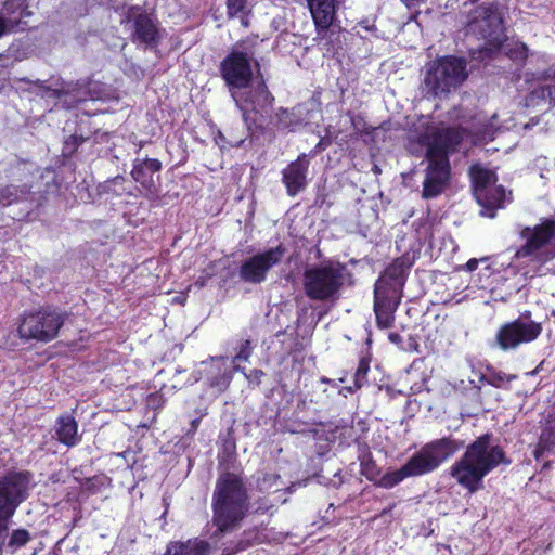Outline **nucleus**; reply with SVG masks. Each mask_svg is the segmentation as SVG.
<instances>
[{"instance_id":"1","label":"nucleus","mask_w":555,"mask_h":555,"mask_svg":"<svg viewBox=\"0 0 555 555\" xmlns=\"http://www.w3.org/2000/svg\"><path fill=\"white\" fill-rule=\"evenodd\" d=\"M493 440L492 433L478 436L450 466V476L470 494L483 488V478L499 465L508 466L512 463L504 449L494 444Z\"/></svg>"},{"instance_id":"2","label":"nucleus","mask_w":555,"mask_h":555,"mask_svg":"<svg viewBox=\"0 0 555 555\" xmlns=\"http://www.w3.org/2000/svg\"><path fill=\"white\" fill-rule=\"evenodd\" d=\"M250 507L245 477L233 472L221 473L211 496V522L216 527L214 535L237 529L246 518Z\"/></svg>"},{"instance_id":"3","label":"nucleus","mask_w":555,"mask_h":555,"mask_svg":"<svg viewBox=\"0 0 555 555\" xmlns=\"http://www.w3.org/2000/svg\"><path fill=\"white\" fill-rule=\"evenodd\" d=\"M519 236L525 243L513 255L511 268L527 280L545 275V264L555 258V251L546 248L555 237V220L544 218L539 224L525 227Z\"/></svg>"},{"instance_id":"4","label":"nucleus","mask_w":555,"mask_h":555,"mask_svg":"<svg viewBox=\"0 0 555 555\" xmlns=\"http://www.w3.org/2000/svg\"><path fill=\"white\" fill-rule=\"evenodd\" d=\"M350 275L346 263L325 260L307 267L302 273V289L307 298L314 301H336Z\"/></svg>"},{"instance_id":"5","label":"nucleus","mask_w":555,"mask_h":555,"mask_svg":"<svg viewBox=\"0 0 555 555\" xmlns=\"http://www.w3.org/2000/svg\"><path fill=\"white\" fill-rule=\"evenodd\" d=\"M467 78L465 57L443 55L426 64L423 85L428 95L442 98L459 89Z\"/></svg>"},{"instance_id":"6","label":"nucleus","mask_w":555,"mask_h":555,"mask_svg":"<svg viewBox=\"0 0 555 555\" xmlns=\"http://www.w3.org/2000/svg\"><path fill=\"white\" fill-rule=\"evenodd\" d=\"M258 46V37H247L237 41L219 65V73L230 89H246L253 82L255 61L254 49Z\"/></svg>"},{"instance_id":"7","label":"nucleus","mask_w":555,"mask_h":555,"mask_svg":"<svg viewBox=\"0 0 555 555\" xmlns=\"http://www.w3.org/2000/svg\"><path fill=\"white\" fill-rule=\"evenodd\" d=\"M463 142V133L460 129L448 127L434 131L429 137L420 140L426 146L425 157L428 162L426 176L450 180L451 165L450 154L457 151Z\"/></svg>"},{"instance_id":"8","label":"nucleus","mask_w":555,"mask_h":555,"mask_svg":"<svg viewBox=\"0 0 555 555\" xmlns=\"http://www.w3.org/2000/svg\"><path fill=\"white\" fill-rule=\"evenodd\" d=\"M66 321V313L50 307L24 311L20 318L17 336L23 341L48 344L54 340Z\"/></svg>"},{"instance_id":"9","label":"nucleus","mask_w":555,"mask_h":555,"mask_svg":"<svg viewBox=\"0 0 555 555\" xmlns=\"http://www.w3.org/2000/svg\"><path fill=\"white\" fill-rule=\"evenodd\" d=\"M464 441L442 437L425 443L402 465L408 477H418L436 470L446 460L464 448Z\"/></svg>"},{"instance_id":"10","label":"nucleus","mask_w":555,"mask_h":555,"mask_svg":"<svg viewBox=\"0 0 555 555\" xmlns=\"http://www.w3.org/2000/svg\"><path fill=\"white\" fill-rule=\"evenodd\" d=\"M467 27L489 46L500 49L503 44L504 18L498 2H482L468 12Z\"/></svg>"},{"instance_id":"11","label":"nucleus","mask_w":555,"mask_h":555,"mask_svg":"<svg viewBox=\"0 0 555 555\" xmlns=\"http://www.w3.org/2000/svg\"><path fill=\"white\" fill-rule=\"evenodd\" d=\"M411 264L398 257L385 268L374 284V302L400 305Z\"/></svg>"},{"instance_id":"12","label":"nucleus","mask_w":555,"mask_h":555,"mask_svg":"<svg viewBox=\"0 0 555 555\" xmlns=\"http://www.w3.org/2000/svg\"><path fill=\"white\" fill-rule=\"evenodd\" d=\"M31 473L10 472L0 477V516L12 517L28 496Z\"/></svg>"},{"instance_id":"13","label":"nucleus","mask_w":555,"mask_h":555,"mask_svg":"<svg viewBox=\"0 0 555 555\" xmlns=\"http://www.w3.org/2000/svg\"><path fill=\"white\" fill-rule=\"evenodd\" d=\"M285 253V246L280 243L275 247H271L245 259L238 268L240 279L249 284L263 283L267 280L269 271L281 263Z\"/></svg>"},{"instance_id":"14","label":"nucleus","mask_w":555,"mask_h":555,"mask_svg":"<svg viewBox=\"0 0 555 555\" xmlns=\"http://www.w3.org/2000/svg\"><path fill=\"white\" fill-rule=\"evenodd\" d=\"M162 169L163 164L157 158L137 157L132 162L130 176L137 182L140 195L151 203H156L160 198Z\"/></svg>"},{"instance_id":"15","label":"nucleus","mask_w":555,"mask_h":555,"mask_svg":"<svg viewBox=\"0 0 555 555\" xmlns=\"http://www.w3.org/2000/svg\"><path fill=\"white\" fill-rule=\"evenodd\" d=\"M542 331L541 323H522L520 320H513L500 326L494 343L501 350L508 351L522 344L534 341Z\"/></svg>"},{"instance_id":"16","label":"nucleus","mask_w":555,"mask_h":555,"mask_svg":"<svg viewBox=\"0 0 555 555\" xmlns=\"http://www.w3.org/2000/svg\"><path fill=\"white\" fill-rule=\"evenodd\" d=\"M121 23H132L131 40L147 47L157 46L160 41V31L157 22L140 5H130L125 12Z\"/></svg>"},{"instance_id":"17","label":"nucleus","mask_w":555,"mask_h":555,"mask_svg":"<svg viewBox=\"0 0 555 555\" xmlns=\"http://www.w3.org/2000/svg\"><path fill=\"white\" fill-rule=\"evenodd\" d=\"M256 67V83L249 85L244 92L241 93V101L250 107V112L264 116L268 115L275 103V98L271 93L266 82V79L260 69L259 61H255Z\"/></svg>"},{"instance_id":"18","label":"nucleus","mask_w":555,"mask_h":555,"mask_svg":"<svg viewBox=\"0 0 555 555\" xmlns=\"http://www.w3.org/2000/svg\"><path fill=\"white\" fill-rule=\"evenodd\" d=\"M31 15L27 0H5L0 8V23L4 36L25 31L28 28L26 18Z\"/></svg>"},{"instance_id":"19","label":"nucleus","mask_w":555,"mask_h":555,"mask_svg":"<svg viewBox=\"0 0 555 555\" xmlns=\"http://www.w3.org/2000/svg\"><path fill=\"white\" fill-rule=\"evenodd\" d=\"M309 165L308 155L301 153L282 170V183L288 196L295 197L307 188Z\"/></svg>"},{"instance_id":"20","label":"nucleus","mask_w":555,"mask_h":555,"mask_svg":"<svg viewBox=\"0 0 555 555\" xmlns=\"http://www.w3.org/2000/svg\"><path fill=\"white\" fill-rule=\"evenodd\" d=\"M315 30L323 38L332 26L337 13V0H307Z\"/></svg>"},{"instance_id":"21","label":"nucleus","mask_w":555,"mask_h":555,"mask_svg":"<svg viewBox=\"0 0 555 555\" xmlns=\"http://www.w3.org/2000/svg\"><path fill=\"white\" fill-rule=\"evenodd\" d=\"M546 454L555 455V404L545 420L533 451V456L538 462H541Z\"/></svg>"},{"instance_id":"22","label":"nucleus","mask_w":555,"mask_h":555,"mask_svg":"<svg viewBox=\"0 0 555 555\" xmlns=\"http://www.w3.org/2000/svg\"><path fill=\"white\" fill-rule=\"evenodd\" d=\"M469 177L476 198H485V192L493 184H496L499 180L494 170L485 168L480 164H473L469 167Z\"/></svg>"},{"instance_id":"23","label":"nucleus","mask_w":555,"mask_h":555,"mask_svg":"<svg viewBox=\"0 0 555 555\" xmlns=\"http://www.w3.org/2000/svg\"><path fill=\"white\" fill-rule=\"evenodd\" d=\"M544 104L555 106V75L544 78L537 87H534L526 96L527 106H541Z\"/></svg>"},{"instance_id":"24","label":"nucleus","mask_w":555,"mask_h":555,"mask_svg":"<svg viewBox=\"0 0 555 555\" xmlns=\"http://www.w3.org/2000/svg\"><path fill=\"white\" fill-rule=\"evenodd\" d=\"M55 434L57 440L68 448L75 447L80 442L78 423L70 414L61 415L56 418Z\"/></svg>"},{"instance_id":"25","label":"nucleus","mask_w":555,"mask_h":555,"mask_svg":"<svg viewBox=\"0 0 555 555\" xmlns=\"http://www.w3.org/2000/svg\"><path fill=\"white\" fill-rule=\"evenodd\" d=\"M211 545L208 541L198 538L186 541H172L167 545V555H209Z\"/></svg>"},{"instance_id":"26","label":"nucleus","mask_w":555,"mask_h":555,"mask_svg":"<svg viewBox=\"0 0 555 555\" xmlns=\"http://www.w3.org/2000/svg\"><path fill=\"white\" fill-rule=\"evenodd\" d=\"M98 131L99 129H88L87 131H83L81 125H79L75 133L64 139L61 151L62 156L66 159H70L78 149L95 135Z\"/></svg>"},{"instance_id":"27","label":"nucleus","mask_w":555,"mask_h":555,"mask_svg":"<svg viewBox=\"0 0 555 555\" xmlns=\"http://www.w3.org/2000/svg\"><path fill=\"white\" fill-rule=\"evenodd\" d=\"M227 17L237 18L243 27H249L253 5L248 0H225Z\"/></svg>"},{"instance_id":"28","label":"nucleus","mask_w":555,"mask_h":555,"mask_svg":"<svg viewBox=\"0 0 555 555\" xmlns=\"http://www.w3.org/2000/svg\"><path fill=\"white\" fill-rule=\"evenodd\" d=\"M398 307V305L393 304L374 302L373 309L378 328H389L393 325L395 312Z\"/></svg>"},{"instance_id":"29","label":"nucleus","mask_w":555,"mask_h":555,"mask_svg":"<svg viewBox=\"0 0 555 555\" xmlns=\"http://www.w3.org/2000/svg\"><path fill=\"white\" fill-rule=\"evenodd\" d=\"M485 198L477 197V202L488 208H499L505 201V189L503 185L493 184L485 192Z\"/></svg>"},{"instance_id":"30","label":"nucleus","mask_w":555,"mask_h":555,"mask_svg":"<svg viewBox=\"0 0 555 555\" xmlns=\"http://www.w3.org/2000/svg\"><path fill=\"white\" fill-rule=\"evenodd\" d=\"M88 100V91L82 87H67L65 88L62 106L66 109L77 107L80 103Z\"/></svg>"},{"instance_id":"31","label":"nucleus","mask_w":555,"mask_h":555,"mask_svg":"<svg viewBox=\"0 0 555 555\" xmlns=\"http://www.w3.org/2000/svg\"><path fill=\"white\" fill-rule=\"evenodd\" d=\"M449 180H444L441 178L430 177L425 175V180L423 182L422 196L423 198H434L440 195L446 186L448 185Z\"/></svg>"},{"instance_id":"32","label":"nucleus","mask_w":555,"mask_h":555,"mask_svg":"<svg viewBox=\"0 0 555 555\" xmlns=\"http://www.w3.org/2000/svg\"><path fill=\"white\" fill-rule=\"evenodd\" d=\"M103 192L112 194L113 196L132 195L128 180L120 175L107 180L103 185Z\"/></svg>"},{"instance_id":"33","label":"nucleus","mask_w":555,"mask_h":555,"mask_svg":"<svg viewBox=\"0 0 555 555\" xmlns=\"http://www.w3.org/2000/svg\"><path fill=\"white\" fill-rule=\"evenodd\" d=\"M371 359L369 357H362L359 360L358 367L353 375V386L348 387L350 392L361 389L367 382V374L370 372Z\"/></svg>"},{"instance_id":"34","label":"nucleus","mask_w":555,"mask_h":555,"mask_svg":"<svg viewBox=\"0 0 555 555\" xmlns=\"http://www.w3.org/2000/svg\"><path fill=\"white\" fill-rule=\"evenodd\" d=\"M31 540V534L24 528L15 529L12 531L7 547L13 554L21 547L25 546Z\"/></svg>"},{"instance_id":"35","label":"nucleus","mask_w":555,"mask_h":555,"mask_svg":"<svg viewBox=\"0 0 555 555\" xmlns=\"http://www.w3.org/2000/svg\"><path fill=\"white\" fill-rule=\"evenodd\" d=\"M516 375H508L502 371L490 370L481 380L495 388H503L506 384L516 379Z\"/></svg>"},{"instance_id":"36","label":"nucleus","mask_w":555,"mask_h":555,"mask_svg":"<svg viewBox=\"0 0 555 555\" xmlns=\"http://www.w3.org/2000/svg\"><path fill=\"white\" fill-rule=\"evenodd\" d=\"M405 478H409L405 470L401 466L399 469L386 473L380 480L378 481V486L385 489H391L395 486L399 485Z\"/></svg>"},{"instance_id":"37","label":"nucleus","mask_w":555,"mask_h":555,"mask_svg":"<svg viewBox=\"0 0 555 555\" xmlns=\"http://www.w3.org/2000/svg\"><path fill=\"white\" fill-rule=\"evenodd\" d=\"M233 379V373L224 370L221 374L211 377L209 385L211 388H217L219 391H225Z\"/></svg>"},{"instance_id":"38","label":"nucleus","mask_w":555,"mask_h":555,"mask_svg":"<svg viewBox=\"0 0 555 555\" xmlns=\"http://www.w3.org/2000/svg\"><path fill=\"white\" fill-rule=\"evenodd\" d=\"M81 486L83 490L88 492V494H96L104 487V482L102 477L93 476L90 478H85Z\"/></svg>"},{"instance_id":"39","label":"nucleus","mask_w":555,"mask_h":555,"mask_svg":"<svg viewBox=\"0 0 555 555\" xmlns=\"http://www.w3.org/2000/svg\"><path fill=\"white\" fill-rule=\"evenodd\" d=\"M253 354V346L250 339L242 340L238 346V351L233 358V362L236 361H248Z\"/></svg>"},{"instance_id":"40","label":"nucleus","mask_w":555,"mask_h":555,"mask_svg":"<svg viewBox=\"0 0 555 555\" xmlns=\"http://www.w3.org/2000/svg\"><path fill=\"white\" fill-rule=\"evenodd\" d=\"M36 85L42 89V96L56 100L59 103L62 104L65 87L61 89H53L49 86H46L44 82H41L39 80L36 82Z\"/></svg>"},{"instance_id":"41","label":"nucleus","mask_w":555,"mask_h":555,"mask_svg":"<svg viewBox=\"0 0 555 555\" xmlns=\"http://www.w3.org/2000/svg\"><path fill=\"white\" fill-rule=\"evenodd\" d=\"M264 376V372L260 369H254L251 370L248 375H246V378L250 384H255L259 386L261 384V379Z\"/></svg>"},{"instance_id":"42","label":"nucleus","mask_w":555,"mask_h":555,"mask_svg":"<svg viewBox=\"0 0 555 555\" xmlns=\"http://www.w3.org/2000/svg\"><path fill=\"white\" fill-rule=\"evenodd\" d=\"M291 116V113L287 108L280 107L276 117L279 118V122L282 124L283 128H289L292 126L291 121H287L286 118Z\"/></svg>"},{"instance_id":"43","label":"nucleus","mask_w":555,"mask_h":555,"mask_svg":"<svg viewBox=\"0 0 555 555\" xmlns=\"http://www.w3.org/2000/svg\"><path fill=\"white\" fill-rule=\"evenodd\" d=\"M11 517L0 516V539H3L8 532V521Z\"/></svg>"},{"instance_id":"44","label":"nucleus","mask_w":555,"mask_h":555,"mask_svg":"<svg viewBox=\"0 0 555 555\" xmlns=\"http://www.w3.org/2000/svg\"><path fill=\"white\" fill-rule=\"evenodd\" d=\"M245 546L243 545V542L240 541L237 545L234 548L225 547L222 551V555H234L235 553L243 551Z\"/></svg>"},{"instance_id":"45","label":"nucleus","mask_w":555,"mask_h":555,"mask_svg":"<svg viewBox=\"0 0 555 555\" xmlns=\"http://www.w3.org/2000/svg\"><path fill=\"white\" fill-rule=\"evenodd\" d=\"M532 313L530 310L522 311L516 320H520L522 323H537L531 319Z\"/></svg>"},{"instance_id":"46","label":"nucleus","mask_w":555,"mask_h":555,"mask_svg":"<svg viewBox=\"0 0 555 555\" xmlns=\"http://www.w3.org/2000/svg\"><path fill=\"white\" fill-rule=\"evenodd\" d=\"M478 264L479 261L476 258H472L466 262L465 268L468 272H473L478 268Z\"/></svg>"},{"instance_id":"47","label":"nucleus","mask_w":555,"mask_h":555,"mask_svg":"<svg viewBox=\"0 0 555 555\" xmlns=\"http://www.w3.org/2000/svg\"><path fill=\"white\" fill-rule=\"evenodd\" d=\"M388 338L393 344H400L402 341V338H401L400 334H398V333H390L388 335Z\"/></svg>"},{"instance_id":"48","label":"nucleus","mask_w":555,"mask_h":555,"mask_svg":"<svg viewBox=\"0 0 555 555\" xmlns=\"http://www.w3.org/2000/svg\"><path fill=\"white\" fill-rule=\"evenodd\" d=\"M321 150H323V141L322 140L319 141V143L315 145L314 150L310 151V153L307 154L308 158L315 156L317 152H319Z\"/></svg>"},{"instance_id":"49","label":"nucleus","mask_w":555,"mask_h":555,"mask_svg":"<svg viewBox=\"0 0 555 555\" xmlns=\"http://www.w3.org/2000/svg\"><path fill=\"white\" fill-rule=\"evenodd\" d=\"M361 25H362V26H363V28H364V29H366V30H371V28L373 27V26H370L369 24H366L365 22H361Z\"/></svg>"},{"instance_id":"50","label":"nucleus","mask_w":555,"mask_h":555,"mask_svg":"<svg viewBox=\"0 0 555 555\" xmlns=\"http://www.w3.org/2000/svg\"><path fill=\"white\" fill-rule=\"evenodd\" d=\"M548 467H551V461L544 462L543 468H548Z\"/></svg>"},{"instance_id":"51","label":"nucleus","mask_w":555,"mask_h":555,"mask_svg":"<svg viewBox=\"0 0 555 555\" xmlns=\"http://www.w3.org/2000/svg\"><path fill=\"white\" fill-rule=\"evenodd\" d=\"M269 478H270V480H271V479L275 480V479H279V478H280V476H279V475H276V474H272V475H270V477H269Z\"/></svg>"},{"instance_id":"52","label":"nucleus","mask_w":555,"mask_h":555,"mask_svg":"<svg viewBox=\"0 0 555 555\" xmlns=\"http://www.w3.org/2000/svg\"><path fill=\"white\" fill-rule=\"evenodd\" d=\"M249 113H250V112H248V111H246V109H245V111L243 112V117H244L245 119H247V118H248Z\"/></svg>"},{"instance_id":"53","label":"nucleus","mask_w":555,"mask_h":555,"mask_svg":"<svg viewBox=\"0 0 555 555\" xmlns=\"http://www.w3.org/2000/svg\"><path fill=\"white\" fill-rule=\"evenodd\" d=\"M538 371H539V366H537V367H535L533 371H531L529 374H530V375H534V374H537V373H538Z\"/></svg>"},{"instance_id":"54","label":"nucleus","mask_w":555,"mask_h":555,"mask_svg":"<svg viewBox=\"0 0 555 555\" xmlns=\"http://www.w3.org/2000/svg\"><path fill=\"white\" fill-rule=\"evenodd\" d=\"M4 36L3 31H2V24L0 23V38H2Z\"/></svg>"},{"instance_id":"55","label":"nucleus","mask_w":555,"mask_h":555,"mask_svg":"<svg viewBox=\"0 0 555 555\" xmlns=\"http://www.w3.org/2000/svg\"><path fill=\"white\" fill-rule=\"evenodd\" d=\"M235 371H243L238 365L234 367Z\"/></svg>"},{"instance_id":"56","label":"nucleus","mask_w":555,"mask_h":555,"mask_svg":"<svg viewBox=\"0 0 555 555\" xmlns=\"http://www.w3.org/2000/svg\"><path fill=\"white\" fill-rule=\"evenodd\" d=\"M470 2H472V3H477V2H478V0H470Z\"/></svg>"}]
</instances>
